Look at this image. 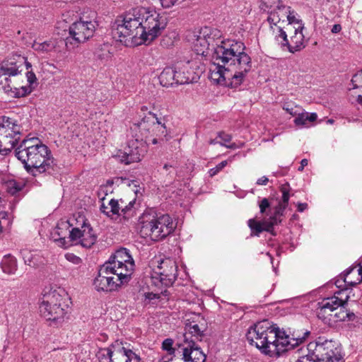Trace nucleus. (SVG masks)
Masks as SVG:
<instances>
[{"label":"nucleus","mask_w":362,"mask_h":362,"mask_svg":"<svg viewBox=\"0 0 362 362\" xmlns=\"http://www.w3.org/2000/svg\"><path fill=\"white\" fill-rule=\"evenodd\" d=\"M21 255L25 263L28 265H31L33 262V255L30 252L27 250H23L21 251Z\"/></svg>","instance_id":"nucleus-46"},{"label":"nucleus","mask_w":362,"mask_h":362,"mask_svg":"<svg viewBox=\"0 0 362 362\" xmlns=\"http://www.w3.org/2000/svg\"><path fill=\"white\" fill-rule=\"evenodd\" d=\"M303 25H299L297 28H295L294 34L288 40L286 33L282 27L278 26L275 39L281 47H286L291 53L299 52L305 47V37L303 33Z\"/></svg>","instance_id":"nucleus-18"},{"label":"nucleus","mask_w":362,"mask_h":362,"mask_svg":"<svg viewBox=\"0 0 362 362\" xmlns=\"http://www.w3.org/2000/svg\"><path fill=\"white\" fill-rule=\"evenodd\" d=\"M142 22L141 7L132 8L127 12L122 19L116 21L115 37H118L120 42H124V39L128 37L132 40L140 39L142 41Z\"/></svg>","instance_id":"nucleus-6"},{"label":"nucleus","mask_w":362,"mask_h":362,"mask_svg":"<svg viewBox=\"0 0 362 362\" xmlns=\"http://www.w3.org/2000/svg\"><path fill=\"white\" fill-rule=\"evenodd\" d=\"M359 268L358 269V277L359 279V281L362 282V259L360 261L358 264Z\"/></svg>","instance_id":"nucleus-53"},{"label":"nucleus","mask_w":362,"mask_h":362,"mask_svg":"<svg viewBox=\"0 0 362 362\" xmlns=\"http://www.w3.org/2000/svg\"><path fill=\"white\" fill-rule=\"evenodd\" d=\"M295 362H318V361L312 352V354L300 357Z\"/></svg>","instance_id":"nucleus-44"},{"label":"nucleus","mask_w":362,"mask_h":362,"mask_svg":"<svg viewBox=\"0 0 362 362\" xmlns=\"http://www.w3.org/2000/svg\"><path fill=\"white\" fill-rule=\"evenodd\" d=\"M159 81L161 86L164 87L178 85L176 77V69L171 67H166L159 76Z\"/></svg>","instance_id":"nucleus-28"},{"label":"nucleus","mask_w":362,"mask_h":362,"mask_svg":"<svg viewBox=\"0 0 362 362\" xmlns=\"http://www.w3.org/2000/svg\"><path fill=\"white\" fill-rule=\"evenodd\" d=\"M248 226L252 231V235L258 236L262 232L264 231L262 222L257 221L253 218L249 219Z\"/></svg>","instance_id":"nucleus-37"},{"label":"nucleus","mask_w":362,"mask_h":362,"mask_svg":"<svg viewBox=\"0 0 362 362\" xmlns=\"http://www.w3.org/2000/svg\"><path fill=\"white\" fill-rule=\"evenodd\" d=\"M290 190L291 187L288 183H285L281 186L280 191L282 194V197L280 202L281 209H286L288 206L290 199Z\"/></svg>","instance_id":"nucleus-35"},{"label":"nucleus","mask_w":362,"mask_h":362,"mask_svg":"<svg viewBox=\"0 0 362 362\" xmlns=\"http://www.w3.org/2000/svg\"><path fill=\"white\" fill-rule=\"evenodd\" d=\"M281 17L285 18V21L287 20L288 22V25H291L293 23L298 24V26L299 25H303L302 21L296 18L295 11L291 10L290 6L281 7Z\"/></svg>","instance_id":"nucleus-33"},{"label":"nucleus","mask_w":362,"mask_h":362,"mask_svg":"<svg viewBox=\"0 0 362 362\" xmlns=\"http://www.w3.org/2000/svg\"><path fill=\"white\" fill-rule=\"evenodd\" d=\"M269 182V179L266 176H262L257 180V185H266Z\"/></svg>","instance_id":"nucleus-50"},{"label":"nucleus","mask_w":362,"mask_h":362,"mask_svg":"<svg viewBox=\"0 0 362 362\" xmlns=\"http://www.w3.org/2000/svg\"><path fill=\"white\" fill-rule=\"evenodd\" d=\"M349 91L351 92V93H350V97L351 98H350V100H352V102H354V101H356V96H357V95H356L355 93H354L352 92V90H351V89H349Z\"/></svg>","instance_id":"nucleus-57"},{"label":"nucleus","mask_w":362,"mask_h":362,"mask_svg":"<svg viewBox=\"0 0 362 362\" xmlns=\"http://www.w3.org/2000/svg\"><path fill=\"white\" fill-rule=\"evenodd\" d=\"M63 296L56 290L49 291L43 295L39 310L40 315L46 320L55 325L64 321L67 313Z\"/></svg>","instance_id":"nucleus-7"},{"label":"nucleus","mask_w":362,"mask_h":362,"mask_svg":"<svg viewBox=\"0 0 362 362\" xmlns=\"http://www.w3.org/2000/svg\"><path fill=\"white\" fill-rule=\"evenodd\" d=\"M313 347V353L318 362H344L341 346L334 341L310 343L308 350L311 351Z\"/></svg>","instance_id":"nucleus-12"},{"label":"nucleus","mask_w":362,"mask_h":362,"mask_svg":"<svg viewBox=\"0 0 362 362\" xmlns=\"http://www.w3.org/2000/svg\"><path fill=\"white\" fill-rule=\"evenodd\" d=\"M356 102L360 104V105H362V95L361 94H358L357 96H356Z\"/></svg>","instance_id":"nucleus-60"},{"label":"nucleus","mask_w":362,"mask_h":362,"mask_svg":"<svg viewBox=\"0 0 362 362\" xmlns=\"http://www.w3.org/2000/svg\"><path fill=\"white\" fill-rule=\"evenodd\" d=\"M96 29V22L88 19L87 17H80L79 20L74 22L69 28V36L66 39V46L70 49L69 44L74 40L76 44L84 43L92 37Z\"/></svg>","instance_id":"nucleus-11"},{"label":"nucleus","mask_w":362,"mask_h":362,"mask_svg":"<svg viewBox=\"0 0 362 362\" xmlns=\"http://www.w3.org/2000/svg\"><path fill=\"white\" fill-rule=\"evenodd\" d=\"M355 270V267H350L346 269L344 274H341L340 276L335 281L336 286L340 290L337 292H335L336 294H341L342 291H346L349 288V287L355 286L357 284L361 283L359 281V279L357 276L356 281H349V275H350Z\"/></svg>","instance_id":"nucleus-24"},{"label":"nucleus","mask_w":362,"mask_h":362,"mask_svg":"<svg viewBox=\"0 0 362 362\" xmlns=\"http://www.w3.org/2000/svg\"><path fill=\"white\" fill-rule=\"evenodd\" d=\"M120 275H116L110 267L103 264L99 269L98 276L95 278L93 285L100 291L110 292L116 290L122 284L127 283Z\"/></svg>","instance_id":"nucleus-13"},{"label":"nucleus","mask_w":362,"mask_h":362,"mask_svg":"<svg viewBox=\"0 0 362 362\" xmlns=\"http://www.w3.org/2000/svg\"><path fill=\"white\" fill-rule=\"evenodd\" d=\"M185 362H205L206 356L194 340L183 341L177 349Z\"/></svg>","instance_id":"nucleus-22"},{"label":"nucleus","mask_w":362,"mask_h":362,"mask_svg":"<svg viewBox=\"0 0 362 362\" xmlns=\"http://www.w3.org/2000/svg\"><path fill=\"white\" fill-rule=\"evenodd\" d=\"M199 64L200 62L197 59L177 63L175 69L178 84L196 82L199 78Z\"/></svg>","instance_id":"nucleus-19"},{"label":"nucleus","mask_w":362,"mask_h":362,"mask_svg":"<svg viewBox=\"0 0 362 362\" xmlns=\"http://www.w3.org/2000/svg\"><path fill=\"white\" fill-rule=\"evenodd\" d=\"M24 59H25V62L24 63L23 66H25L26 67V69L28 70L31 66V64L28 62L27 58L24 57Z\"/></svg>","instance_id":"nucleus-59"},{"label":"nucleus","mask_w":362,"mask_h":362,"mask_svg":"<svg viewBox=\"0 0 362 362\" xmlns=\"http://www.w3.org/2000/svg\"><path fill=\"white\" fill-rule=\"evenodd\" d=\"M323 310V307L318 306L317 308V316L325 324L328 325H332L337 322L345 321L346 320H353L355 318L354 313L348 311L346 307H341L340 310L338 312L332 309H325L326 311L324 312Z\"/></svg>","instance_id":"nucleus-21"},{"label":"nucleus","mask_w":362,"mask_h":362,"mask_svg":"<svg viewBox=\"0 0 362 362\" xmlns=\"http://www.w3.org/2000/svg\"><path fill=\"white\" fill-rule=\"evenodd\" d=\"M25 62L23 56L15 54L0 64V90L10 97H25L33 91L37 78L32 71L23 74Z\"/></svg>","instance_id":"nucleus-3"},{"label":"nucleus","mask_w":362,"mask_h":362,"mask_svg":"<svg viewBox=\"0 0 362 362\" xmlns=\"http://www.w3.org/2000/svg\"><path fill=\"white\" fill-rule=\"evenodd\" d=\"M310 334L308 330L298 331L291 337L276 325L263 320L248 329L246 338L250 344L255 346L262 354L273 357L302 344Z\"/></svg>","instance_id":"nucleus-2"},{"label":"nucleus","mask_w":362,"mask_h":362,"mask_svg":"<svg viewBox=\"0 0 362 362\" xmlns=\"http://www.w3.org/2000/svg\"><path fill=\"white\" fill-rule=\"evenodd\" d=\"M259 211L261 214H265L267 210L270 208V203L267 198H263L259 202Z\"/></svg>","instance_id":"nucleus-43"},{"label":"nucleus","mask_w":362,"mask_h":362,"mask_svg":"<svg viewBox=\"0 0 362 362\" xmlns=\"http://www.w3.org/2000/svg\"><path fill=\"white\" fill-rule=\"evenodd\" d=\"M282 109L293 117L299 115V112L302 110V107L296 104L292 101L284 102L282 104Z\"/></svg>","instance_id":"nucleus-34"},{"label":"nucleus","mask_w":362,"mask_h":362,"mask_svg":"<svg viewBox=\"0 0 362 362\" xmlns=\"http://www.w3.org/2000/svg\"><path fill=\"white\" fill-rule=\"evenodd\" d=\"M68 225L73 226V223H70L69 222H62L53 230L52 236L55 242L58 241L62 245L64 244L66 232L62 231V229L64 228H67Z\"/></svg>","instance_id":"nucleus-32"},{"label":"nucleus","mask_w":362,"mask_h":362,"mask_svg":"<svg viewBox=\"0 0 362 362\" xmlns=\"http://www.w3.org/2000/svg\"><path fill=\"white\" fill-rule=\"evenodd\" d=\"M298 211L303 212L308 208V204L306 203H298L297 204Z\"/></svg>","instance_id":"nucleus-51"},{"label":"nucleus","mask_w":362,"mask_h":362,"mask_svg":"<svg viewBox=\"0 0 362 362\" xmlns=\"http://www.w3.org/2000/svg\"><path fill=\"white\" fill-rule=\"evenodd\" d=\"M351 83L354 86L353 89L362 88V70L358 71L353 76Z\"/></svg>","instance_id":"nucleus-39"},{"label":"nucleus","mask_w":362,"mask_h":362,"mask_svg":"<svg viewBox=\"0 0 362 362\" xmlns=\"http://www.w3.org/2000/svg\"><path fill=\"white\" fill-rule=\"evenodd\" d=\"M8 191L11 194H14L21 189V187L16 182L11 181L8 184Z\"/></svg>","instance_id":"nucleus-47"},{"label":"nucleus","mask_w":362,"mask_h":362,"mask_svg":"<svg viewBox=\"0 0 362 362\" xmlns=\"http://www.w3.org/2000/svg\"><path fill=\"white\" fill-rule=\"evenodd\" d=\"M192 48L198 56H206L210 47L213 49V64L210 78L216 83L237 88L243 83L252 69L250 57L244 52L245 45L239 41L221 40L220 30L204 27L193 35Z\"/></svg>","instance_id":"nucleus-1"},{"label":"nucleus","mask_w":362,"mask_h":362,"mask_svg":"<svg viewBox=\"0 0 362 362\" xmlns=\"http://www.w3.org/2000/svg\"><path fill=\"white\" fill-rule=\"evenodd\" d=\"M170 168H172V165H168V164H165L163 166V168L166 170H168Z\"/></svg>","instance_id":"nucleus-64"},{"label":"nucleus","mask_w":362,"mask_h":362,"mask_svg":"<svg viewBox=\"0 0 362 362\" xmlns=\"http://www.w3.org/2000/svg\"><path fill=\"white\" fill-rule=\"evenodd\" d=\"M284 210L285 209H281V202H279L278 206L276 209L275 215L274 216L276 217L277 216H282L283 214H284Z\"/></svg>","instance_id":"nucleus-52"},{"label":"nucleus","mask_w":362,"mask_h":362,"mask_svg":"<svg viewBox=\"0 0 362 362\" xmlns=\"http://www.w3.org/2000/svg\"><path fill=\"white\" fill-rule=\"evenodd\" d=\"M76 221V226L69 231L71 240L83 247H90L97 239L93 228L83 216H78Z\"/></svg>","instance_id":"nucleus-14"},{"label":"nucleus","mask_w":362,"mask_h":362,"mask_svg":"<svg viewBox=\"0 0 362 362\" xmlns=\"http://www.w3.org/2000/svg\"><path fill=\"white\" fill-rule=\"evenodd\" d=\"M140 233L145 238L158 241L172 233L175 228L173 218L167 214L144 212L141 218Z\"/></svg>","instance_id":"nucleus-5"},{"label":"nucleus","mask_w":362,"mask_h":362,"mask_svg":"<svg viewBox=\"0 0 362 362\" xmlns=\"http://www.w3.org/2000/svg\"><path fill=\"white\" fill-rule=\"evenodd\" d=\"M14 153L26 172L33 176L54 170L55 164L51 151L37 138L23 139Z\"/></svg>","instance_id":"nucleus-4"},{"label":"nucleus","mask_w":362,"mask_h":362,"mask_svg":"<svg viewBox=\"0 0 362 362\" xmlns=\"http://www.w3.org/2000/svg\"><path fill=\"white\" fill-rule=\"evenodd\" d=\"M317 115L315 112L309 113L305 112L303 108L299 112V115L296 116L293 123L296 126L299 127H308L309 122L316 121Z\"/></svg>","instance_id":"nucleus-29"},{"label":"nucleus","mask_w":362,"mask_h":362,"mask_svg":"<svg viewBox=\"0 0 362 362\" xmlns=\"http://www.w3.org/2000/svg\"><path fill=\"white\" fill-rule=\"evenodd\" d=\"M228 165V160H223L218 163L215 168H213L209 170L210 177H214Z\"/></svg>","instance_id":"nucleus-40"},{"label":"nucleus","mask_w":362,"mask_h":362,"mask_svg":"<svg viewBox=\"0 0 362 362\" xmlns=\"http://www.w3.org/2000/svg\"><path fill=\"white\" fill-rule=\"evenodd\" d=\"M308 163V161L307 159H303L300 162V166L298 168L299 171H303L304 169V167L306 166Z\"/></svg>","instance_id":"nucleus-55"},{"label":"nucleus","mask_w":362,"mask_h":362,"mask_svg":"<svg viewBox=\"0 0 362 362\" xmlns=\"http://www.w3.org/2000/svg\"><path fill=\"white\" fill-rule=\"evenodd\" d=\"M145 296H146V298H148V299H153L156 296V294H153L152 293H147L145 294Z\"/></svg>","instance_id":"nucleus-58"},{"label":"nucleus","mask_w":362,"mask_h":362,"mask_svg":"<svg viewBox=\"0 0 362 362\" xmlns=\"http://www.w3.org/2000/svg\"><path fill=\"white\" fill-rule=\"evenodd\" d=\"M276 4V8H274V11H271L267 18V21L270 24L271 29L273 30L274 36L277 34L278 26H281L279 24L281 22H285V18H283L281 14V7H287L282 4L281 0H275L274 4Z\"/></svg>","instance_id":"nucleus-25"},{"label":"nucleus","mask_w":362,"mask_h":362,"mask_svg":"<svg viewBox=\"0 0 362 362\" xmlns=\"http://www.w3.org/2000/svg\"><path fill=\"white\" fill-rule=\"evenodd\" d=\"M100 362H140V357L116 341L109 347L100 349L96 354Z\"/></svg>","instance_id":"nucleus-9"},{"label":"nucleus","mask_w":362,"mask_h":362,"mask_svg":"<svg viewBox=\"0 0 362 362\" xmlns=\"http://www.w3.org/2000/svg\"><path fill=\"white\" fill-rule=\"evenodd\" d=\"M341 30V25L339 24H335V25H334V26L332 28V32L333 33H337L340 32Z\"/></svg>","instance_id":"nucleus-54"},{"label":"nucleus","mask_w":362,"mask_h":362,"mask_svg":"<svg viewBox=\"0 0 362 362\" xmlns=\"http://www.w3.org/2000/svg\"><path fill=\"white\" fill-rule=\"evenodd\" d=\"M135 199L127 203L124 199H112L106 206L103 203L100 206V211L111 218L122 217L124 219H129L135 214Z\"/></svg>","instance_id":"nucleus-17"},{"label":"nucleus","mask_w":362,"mask_h":362,"mask_svg":"<svg viewBox=\"0 0 362 362\" xmlns=\"http://www.w3.org/2000/svg\"><path fill=\"white\" fill-rule=\"evenodd\" d=\"M65 258L67 261L76 265H79L82 262L81 259L73 253H66Z\"/></svg>","instance_id":"nucleus-42"},{"label":"nucleus","mask_w":362,"mask_h":362,"mask_svg":"<svg viewBox=\"0 0 362 362\" xmlns=\"http://www.w3.org/2000/svg\"><path fill=\"white\" fill-rule=\"evenodd\" d=\"M219 141H217L216 139H211L210 141H209V144H219Z\"/></svg>","instance_id":"nucleus-63"},{"label":"nucleus","mask_w":362,"mask_h":362,"mask_svg":"<svg viewBox=\"0 0 362 362\" xmlns=\"http://www.w3.org/2000/svg\"><path fill=\"white\" fill-rule=\"evenodd\" d=\"M3 127L0 126V153L6 154L8 151H9V148L7 145L4 144L3 140Z\"/></svg>","instance_id":"nucleus-45"},{"label":"nucleus","mask_w":362,"mask_h":362,"mask_svg":"<svg viewBox=\"0 0 362 362\" xmlns=\"http://www.w3.org/2000/svg\"><path fill=\"white\" fill-rule=\"evenodd\" d=\"M105 264L116 272V275H120L128 281L135 266L129 250L124 247L117 250Z\"/></svg>","instance_id":"nucleus-10"},{"label":"nucleus","mask_w":362,"mask_h":362,"mask_svg":"<svg viewBox=\"0 0 362 362\" xmlns=\"http://www.w3.org/2000/svg\"><path fill=\"white\" fill-rule=\"evenodd\" d=\"M177 266L176 262L170 258L160 260L159 264L153 269L151 278L158 286L160 284L165 286L173 285L177 278Z\"/></svg>","instance_id":"nucleus-15"},{"label":"nucleus","mask_w":362,"mask_h":362,"mask_svg":"<svg viewBox=\"0 0 362 362\" xmlns=\"http://www.w3.org/2000/svg\"><path fill=\"white\" fill-rule=\"evenodd\" d=\"M98 58L103 60L109 57V53L104 54L103 55H98Z\"/></svg>","instance_id":"nucleus-61"},{"label":"nucleus","mask_w":362,"mask_h":362,"mask_svg":"<svg viewBox=\"0 0 362 362\" xmlns=\"http://www.w3.org/2000/svg\"><path fill=\"white\" fill-rule=\"evenodd\" d=\"M160 362H173L172 359L169 360L168 357H163Z\"/></svg>","instance_id":"nucleus-62"},{"label":"nucleus","mask_w":362,"mask_h":362,"mask_svg":"<svg viewBox=\"0 0 362 362\" xmlns=\"http://www.w3.org/2000/svg\"><path fill=\"white\" fill-rule=\"evenodd\" d=\"M163 8H168L175 5L178 0H160Z\"/></svg>","instance_id":"nucleus-48"},{"label":"nucleus","mask_w":362,"mask_h":362,"mask_svg":"<svg viewBox=\"0 0 362 362\" xmlns=\"http://www.w3.org/2000/svg\"><path fill=\"white\" fill-rule=\"evenodd\" d=\"M186 332L183 335V341L194 340L201 341L202 337L204 335V329H202L198 324L189 322L186 324Z\"/></svg>","instance_id":"nucleus-27"},{"label":"nucleus","mask_w":362,"mask_h":362,"mask_svg":"<svg viewBox=\"0 0 362 362\" xmlns=\"http://www.w3.org/2000/svg\"><path fill=\"white\" fill-rule=\"evenodd\" d=\"M173 341L171 339H165L162 344V348L164 350L168 351L170 354L175 352V349L173 348Z\"/></svg>","instance_id":"nucleus-41"},{"label":"nucleus","mask_w":362,"mask_h":362,"mask_svg":"<svg viewBox=\"0 0 362 362\" xmlns=\"http://www.w3.org/2000/svg\"><path fill=\"white\" fill-rule=\"evenodd\" d=\"M156 122H149L148 119L144 118L139 123H134L131 129L136 132L139 130L142 136L146 139L151 141L153 144L158 143V140L167 136L166 127L160 119L156 117Z\"/></svg>","instance_id":"nucleus-16"},{"label":"nucleus","mask_w":362,"mask_h":362,"mask_svg":"<svg viewBox=\"0 0 362 362\" xmlns=\"http://www.w3.org/2000/svg\"><path fill=\"white\" fill-rule=\"evenodd\" d=\"M1 267L3 272L8 274H13L17 270V262L14 257L5 255L1 260Z\"/></svg>","instance_id":"nucleus-30"},{"label":"nucleus","mask_w":362,"mask_h":362,"mask_svg":"<svg viewBox=\"0 0 362 362\" xmlns=\"http://www.w3.org/2000/svg\"><path fill=\"white\" fill-rule=\"evenodd\" d=\"M275 0H264L262 1V5L265 6L267 8H276V4H274Z\"/></svg>","instance_id":"nucleus-49"},{"label":"nucleus","mask_w":362,"mask_h":362,"mask_svg":"<svg viewBox=\"0 0 362 362\" xmlns=\"http://www.w3.org/2000/svg\"><path fill=\"white\" fill-rule=\"evenodd\" d=\"M349 296H346L344 300L339 298V296L334 295L333 296L324 298L322 301L317 303L320 307H323V311H326L325 309H332L336 312L340 310L341 307H345L347 304V301Z\"/></svg>","instance_id":"nucleus-26"},{"label":"nucleus","mask_w":362,"mask_h":362,"mask_svg":"<svg viewBox=\"0 0 362 362\" xmlns=\"http://www.w3.org/2000/svg\"><path fill=\"white\" fill-rule=\"evenodd\" d=\"M0 126L3 127V134L8 132L3 136V140L4 144L8 146L10 151L18 144L22 128L16 123L15 119L5 116L0 118Z\"/></svg>","instance_id":"nucleus-20"},{"label":"nucleus","mask_w":362,"mask_h":362,"mask_svg":"<svg viewBox=\"0 0 362 362\" xmlns=\"http://www.w3.org/2000/svg\"><path fill=\"white\" fill-rule=\"evenodd\" d=\"M218 138H219L221 139V141H220L219 144L221 146H226L228 148L235 149V148H240L242 146V145L238 146V145L235 144V143L228 145L227 144L231 141V136L228 134L223 132H219L218 134Z\"/></svg>","instance_id":"nucleus-36"},{"label":"nucleus","mask_w":362,"mask_h":362,"mask_svg":"<svg viewBox=\"0 0 362 362\" xmlns=\"http://www.w3.org/2000/svg\"><path fill=\"white\" fill-rule=\"evenodd\" d=\"M349 91L351 92V93H350V97L351 98H350V100H352V102H354V101H356V96H357V95H356L355 93H354L352 92V90H351V89H349Z\"/></svg>","instance_id":"nucleus-56"},{"label":"nucleus","mask_w":362,"mask_h":362,"mask_svg":"<svg viewBox=\"0 0 362 362\" xmlns=\"http://www.w3.org/2000/svg\"><path fill=\"white\" fill-rule=\"evenodd\" d=\"M264 230L270 232L274 225L277 224V218L276 216H272L267 221H264L262 222Z\"/></svg>","instance_id":"nucleus-38"},{"label":"nucleus","mask_w":362,"mask_h":362,"mask_svg":"<svg viewBox=\"0 0 362 362\" xmlns=\"http://www.w3.org/2000/svg\"><path fill=\"white\" fill-rule=\"evenodd\" d=\"M140 139L142 141L143 138L141 137ZM139 137L136 138L135 141H132L126 149L124 152L125 158L123 160L126 164L139 162L143 158L145 149L140 146L142 144L139 143Z\"/></svg>","instance_id":"nucleus-23"},{"label":"nucleus","mask_w":362,"mask_h":362,"mask_svg":"<svg viewBox=\"0 0 362 362\" xmlns=\"http://www.w3.org/2000/svg\"><path fill=\"white\" fill-rule=\"evenodd\" d=\"M32 48L38 52L48 53L54 49L55 42L52 40L45 42L35 40L32 45Z\"/></svg>","instance_id":"nucleus-31"},{"label":"nucleus","mask_w":362,"mask_h":362,"mask_svg":"<svg viewBox=\"0 0 362 362\" xmlns=\"http://www.w3.org/2000/svg\"><path fill=\"white\" fill-rule=\"evenodd\" d=\"M142 42L149 44L160 35L165 28L166 22L160 15L154 10L141 7Z\"/></svg>","instance_id":"nucleus-8"}]
</instances>
